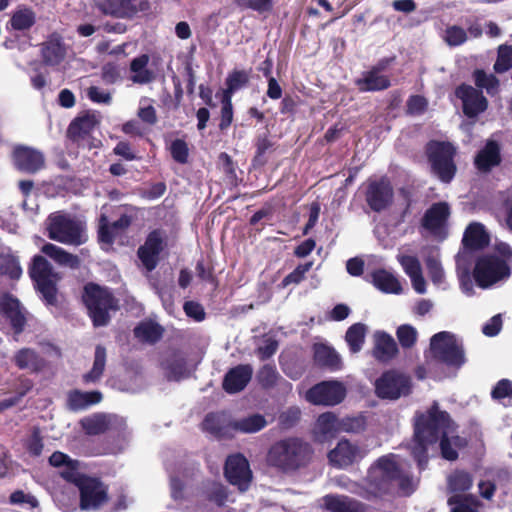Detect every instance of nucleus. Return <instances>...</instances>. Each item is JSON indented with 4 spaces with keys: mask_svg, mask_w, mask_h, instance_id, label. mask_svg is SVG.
<instances>
[{
    "mask_svg": "<svg viewBox=\"0 0 512 512\" xmlns=\"http://www.w3.org/2000/svg\"><path fill=\"white\" fill-rule=\"evenodd\" d=\"M237 4L242 8H249L262 14L272 9L273 0H237Z\"/></svg>",
    "mask_w": 512,
    "mask_h": 512,
    "instance_id": "e2e57ef3",
    "label": "nucleus"
},
{
    "mask_svg": "<svg viewBox=\"0 0 512 512\" xmlns=\"http://www.w3.org/2000/svg\"><path fill=\"white\" fill-rule=\"evenodd\" d=\"M455 95L461 100L463 112L469 118L476 117L487 109V99L480 90L471 85H460L457 87Z\"/></svg>",
    "mask_w": 512,
    "mask_h": 512,
    "instance_id": "2eb2a0df",
    "label": "nucleus"
},
{
    "mask_svg": "<svg viewBox=\"0 0 512 512\" xmlns=\"http://www.w3.org/2000/svg\"><path fill=\"white\" fill-rule=\"evenodd\" d=\"M501 161L500 147L497 142L489 140L475 157V166L478 170L487 172L499 165Z\"/></svg>",
    "mask_w": 512,
    "mask_h": 512,
    "instance_id": "c85d7f7f",
    "label": "nucleus"
},
{
    "mask_svg": "<svg viewBox=\"0 0 512 512\" xmlns=\"http://www.w3.org/2000/svg\"><path fill=\"white\" fill-rule=\"evenodd\" d=\"M257 378L263 387H272L277 381L278 372L275 366L267 364L260 369Z\"/></svg>",
    "mask_w": 512,
    "mask_h": 512,
    "instance_id": "052dcab7",
    "label": "nucleus"
},
{
    "mask_svg": "<svg viewBox=\"0 0 512 512\" xmlns=\"http://www.w3.org/2000/svg\"><path fill=\"white\" fill-rule=\"evenodd\" d=\"M162 249V237L158 231L151 232L145 243L139 247L138 257L148 272L156 268Z\"/></svg>",
    "mask_w": 512,
    "mask_h": 512,
    "instance_id": "4be33fe9",
    "label": "nucleus"
},
{
    "mask_svg": "<svg viewBox=\"0 0 512 512\" xmlns=\"http://www.w3.org/2000/svg\"><path fill=\"white\" fill-rule=\"evenodd\" d=\"M267 421L263 415L252 414L247 417L233 420V432H241L246 434L256 433L265 428Z\"/></svg>",
    "mask_w": 512,
    "mask_h": 512,
    "instance_id": "ea45409f",
    "label": "nucleus"
},
{
    "mask_svg": "<svg viewBox=\"0 0 512 512\" xmlns=\"http://www.w3.org/2000/svg\"><path fill=\"white\" fill-rule=\"evenodd\" d=\"M366 335V326L362 323H355L346 332L345 340L350 351L357 353L362 349Z\"/></svg>",
    "mask_w": 512,
    "mask_h": 512,
    "instance_id": "37998d69",
    "label": "nucleus"
},
{
    "mask_svg": "<svg viewBox=\"0 0 512 512\" xmlns=\"http://www.w3.org/2000/svg\"><path fill=\"white\" fill-rule=\"evenodd\" d=\"M320 505L331 512H362V504L347 496L326 495Z\"/></svg>",
    "mask_w": 512,
    "mask_h": 512,
    "instance_id": "7c9ffc66",
    "label": "nucleus"
},
{
    "mask_svg": "<svg viewBox=\"0 0 512 512\" xmlns=\"http://www.w3.org/2000/svg\"><path fill=\"white\" fill-rule=\"evenodd\" d=\"M450 215L446 202L434 203L424 214L422 225L434 235H440Z\"/></svg>",
    "mask_w": 512,
    "mask_h": 512,
    "instance_id": "5701e85b",
    "label": "nucleus"
},
{
    "mask_svg": "<svg viewBox=\"0 0 512 512\" xmlns=\"http://www.w3.org/2000/svg\"><path fill=\"white\" fill-rule=\"evenodd\" d=\"M232 424L233 420L225 412L210 413L202 423L206 432L218 438L230 436L233 432Z\"/></svg>",
    "mask_w": 512,
    "mask_h": 512,
    "instance_id": "a878e982",
    "label": "nucleus"
},
{
    "mask_svg": "<svg viewBox=\"0 0 512 512\" xmlns=\"http://www.w3.org/2000/svg\"><path fill=\"white\" fill-rule=\"evenodd\" d=\"M427 153L431 162L433 172L443 182H450L456 172V166L453 161L455 154L454 147L449 143L430 142Z\"/></svg>",
    "mask_w": 512,
    "mask_h": 512,
    "instance_id": "9b49d317",
    "label": "nucleus"
},
{
    "mask_svg": "<svg viewBox=\"0 0 512 512\" xmlns=\"http://www.w3.org/2000/svg\"><path fill=\"white\" fill-rule=\"evenodd\" d=\"M448 503L454 505L451 512H478V501L474 497L461 498L455 495L449 498Z\"/></svg>",
    "mask_w": 512,
    "mask_h": 512,
    "instance_id": "4d7b16f0",
    "label": "nucleus"
},
{
    "mask_svg": "<svg viewBox=\"0 0 512 512\" xmlns=\"http://www.w3.org/2000/svg\"><path fill=\"white\" fill-rule=\"evenodd\" d=\"M430 351L433 357L448 366L459 368L465 362L462 344L455 335L442 331L432 336Z\"/></svg>",
    "mask_w": 512,
    "mask_h": 512,
    "instance_id": "6e6552de",
    "label": "nucleus"
},
{
    "mask_svg": "<svg viewBox=\"0 0 512 512\" xmlns=\"http://www.w3.org/2000/svg\"><path fill=\"white\" fill-rule=\"evenodd\" d=\"M0 275H7L17 280L22 275V268L16 257L7 253H0Z\"/></svg>",
    "mask_w": 512,
    "mask_h": 512,
    "instance_id": "de8ad7c7",
    "label": "nucleus"
},
{
    "mask_svg": "<svg viewBox=\"0 0 512 512\" xmlns=\"http://www.w3.org/2000/svg\"><path fill=\"white\" fill-rule=\"evenodd\" d=\"M253 368L249 364H240L230 369L223 380V388L227 393L234 394L242 391L250 382Z\"/></svg>",
    "mask_w": 512,
    "mask_h": 512,
    "instance_id": "b1692460",
    "label": "nucleus"
},
{
    "mask_svg": "<svg viewBox=\"0 0 512 512\" xmlns=\"http://www.w3.org/2000/svg\"><path fill=\"white\" fill-rule=\"evenodd\" d=\"M13 361L19 369L29 370L31 372H38L45 365L44 359L31 348L18 350L13 356Z\"/></svg>",
    "mask_w": 512,
    "mask_h": 512,
    "instance_id": "72a5a7b5",
    "label": "nucleus"
},
{
    "mask_svg": "<svg viewBox=\"0 0 512 512\" xmlns=\"http://www.w3.org/2000/svg\"><path fill=\"white\" fill-rule=\"evenodd\" d=\"M48 237L65 245L79 246L86 242L84 224L63 212H54L46 220Z\"/></svg>",
    "mask_w": 512,
    "mask_h": 512,
    "instance_id": "39448f33",
    "label": "nucleus"
},
{
    "mask_svg": "<svg viewBox=\"0 0 512 512\" xmlns=\"http://www.w3.org/2000/svg\"><path fill=\"white\" fill-rule=\"evenodd\" d=\"M118 233L119 232L117 230L112 229V225L108 223L107 218L105 216H101L99 226L100 241L106 244H111Z\"/></svg>",
    "mask_w": 512,
    "mask_h": 512,
    "instance_id": "774afa93",
    "label": "nucleus"
},
{
    "mask_svg": "<svg viewBox=\"0 0 512 512\" xmlns=\"http://www.w3.org/2000/svg\"><path fill=\"white\" fill-rule=\"evenodd\" d=\"M512 248L505 242L495 245L494 253L480 256L475 264L474 278L483 289L506 281L511 276Z\"/></svg>",
    "mask_w": 512,
    "mask_h": 512,
    "instance_id": "7ed1b4c3",
    "label": "nucleus"
},
{
    "mask_svg": "<svg viewBox=\"0 0 512 512\" xmlns=\"http://www.w3.org/2000/svg\"><path fill=\"white\" fill-rule=\"evenodd\" d=\"M80 424L87 434L98 435L115 429L117 425L123 424V421L115 415L94 414L83 418Z\"/></svg>",
    "mask_w": 512,
    "mask_h": 512,
    "instance_id": "393cba45",
    "label": "nucleus"
},
{
    "mask_svg": "<svg viewBox=\"0 0 512 512\" xmlns=\"http://www.w3.org/2000/svg\"><path fill=\"white\" fill-rule=\"evenodd\" d=\"M346 396L345 386L338 381H324L310 388L306 399L315 405L334 406Z\"/></svg>",
    "mask_w": 512,
    "mask_h": 512,
    "instance_id": "f8f14e48",
    "label": "nucleus"
},
{
    "mask_svg": "<svg viewBox=\"0 0 512 512\" xmlns=\"http://www.w3.org/2000/svg\"><path fill=\"white\" fill-rule=\"evenodd\" d=\"M64 480L79 489L82 510H96L107 501V489L96 478L87 477L80 471L70 469L64 472Z\"/></svg>",
    "mask_w": 512,
    "mask_h": 512,
    "instance_id": "0eeeda50",
    "label": "nucleus"
},
{
    "mask_svg": "<svg viewBox=\"0 0 512 512\" xmlns=\"http://www.w3.org/2000/svg\"><path fill=\"white\" fill-rule=\"evenodd\" d=\"M417 330L411 325H401L397 329V337L402 347L410 348L417 340Z\"/></svg>",
    "mask_w": 512,
    "mask_h": 512,
    "instance_id": "bf43d9fd",
    "label": "nucleus"
},
{
    "mask_svg": "<svg viewBox=\"0 0 512 512\" xmlns=\"http://www.w3.org/2000/svg\"><path fill=\"white\" fill-rule=\"evenodd\" d=\"M426 266L432 282L437 286L444 287L445 274L439 261L437 251H433V253L426 258Z\"/></svg>",
    "mask_w": 512,
    "mask_h": 512,
    "instance_id": "09e8293b",
    "label": "nucleus"
},
{
    "mask_svg": "<svg viewBox=\"0 0 512 512\" xmlns=\"http://www.w3.org/2000/svg\"><path fill=\"white\" fill-rule=\"evenodd\" d=\"M374 388L378 398L395 401L411 393L412 383L409 376L389 370L376 379Z\"/></svg>",
    "mask_w": 512,
    "mask_h": 512,
    "instance_id": "9d476101",
    "label": "nucleus"
},
{
    "mask_svg": "<svg viewBox=\"0 0 512 512\" xmlns=\"http://www.w3.org/2000/svg\"><path fill=\"white\" fill-rule=\"evenodd\" d=\"M397 259L404 272L409 276L414 290L419 294H424L426 292V281L422 275L419 260L410 255H398Z\"/></svg>",
    "mask_w": 512,
    "mask_h": 512,
    "instance_id": "bb28decb",
    "label": "nucleus"
},
{
    "mask_svg": "<svg viewBox=\"0 0 512 512\" xmlns=\"http://www.w3.org/2000/svg\"><path fill=\"white\" fill-rule=\"evenodd\" d=\"M489 242V236L484 226L480 223H471L465 230L463 243L465 247L471 249H480Z\"/></svg>",
    "mask_w": 512,
    "mask_h": 512,
    "instance_id": "58836bf2",
    "label": "nucleus"
},
{
    "mask_svg": "<svg viewBox=\"0 0 512 512\" xmlns=\"http://www.w3.org/2000/svg\"><path fill=\"white\" fill-rule=\"evenodd\" d=\"M134 334L142 342L155 343L162 337L163 329L153 321H144L135 327Z\"/></svg>",
    "mask_w": 512,
    "mask_h": 512,
    "instance_id": "a19ab883",
    "label": "nucleus"
},
{
    "mask_svg": "<svg viewBox=\"0 0 512 512\" xmlns=\"http://www.w3.org/2000/svg\"><path fill=\"white\" fill-rule=\"evenodd\" d=\"M467 39L466 31L458 26H451L446 29L445 40L450 46L463 44Z\"/></svg>",
    "mask_w": 512,
    "mask_h": 512,
    "instance_id": "0e129e2a",
    "label": "nucleus"
},
{
    "mask_svg": "<svg viewBox=\"0 0 512 512\" xmlns=\"http://www.w3.org/2000/svg\"><path fill=\"white\" fill-rule=\"evenodd\" d=\"M0 315L11 325L16 335L24 330L26 324L25 310L19 300L11 294L0 295Z\"/></svg>",
    "mask_w": 512,
    "mask_h": 512,
    "instance_id": "dca6fc26",
    "label": "nucleus"
},
{
    "mask_svg": "<svg viewBox=\"0 0 512 512\" xmlns=\"http://www.w3.org/2000/svg\"><path fill=\"white\" fill-rule=\"evenodd\" d=\"M172 158L181 164H184L188 160V147L185 141L176 139L172 142L170 147Z\"/></svg>",
    "mask_w": 512,
    "mask_h": 512,
    "instance_id": "69168bd1",
    "label": "nucleus"
},
{
    "mask_svg": "<svg viewBox=\"0 0 512 512\" xmlns=\"http://www.w3.org/2000/svg\"><path fill=\"white\" fill-rule=\"evenodd\" d=\"M389 60H382L370 70L363 73L356 81L361 91H380L390 86V80L383 72L388 66Z\"/></svg>",
    "mask_w": 512,
    "mask_h": 512,
    "instance_id": "a211bd4d",
    "label": "nucleus"
},
{
    "mask_svg": "<svg viewBox=\"0 0 512 512\" xmlns=\"http://www.w3.org/2000/svg\"><path fill=\"white\" fill-rule=\"evenodd\" d=\"M474 82L480 89H485L489 95H496L499 91V80L493 74H487L483 70H475L473 73Z\"/></svg>",
    "mask_w": 512,
    "mask_h": 512,
    "instance_id": "c03bdc74",
    "label": "nucleus"
},
{
    "mask_svg": "<svg viewBox=\"0 0 512 512\" xmlns=\"http://www.w3.org/2000/svg\"><path fill=\"white\" fill-rule=\"evenodd\" d=\"M339 432V419L332 412L321 414L315 425L314 433L318 441L324 442Z\"/></svg>",
    "mask_w": 512,
    "mask_h": 512,
    "instance_id": "473e14b6",
    "label": "nucleus"
},
{
    "mask_svg": "<svg viewBox=\"0 0 512 512\" xmlns=\"http://www.w3.org/2000/svg\"><path fill=\"white\" fill-rule=\"evenodd\" d=\"M249 82V73L245 70H234L226 78V90L223 95H228L232 97V95L244 88Z\"/></svg>",
    "mask_w": 512,
    "mask_h": 512,
    "instance_id": "49530a36",
    "label": "nucleus"
},
{
    "mask_svg": "<svg viewBox=\"0 0 512 512\" xmlns=\"http://www.w3.org/2000/svg\"><path fill=\"white\" fill-rule=\"evenodd\" d=\"M312 455L309 444L298 438H287L274 443L267 453L268 465L283 472L305 466Z\"/></svg>",
    "mask_w": 512,
    "mask_h": 512,
    "instance_id": "20e7f679",
    "label": "nucleus"
},
{
    "mask_svg": "<svg viewBox=\"0 0 512 512\" xmlns=\"http://www.w3.org/2000/svg\"><path fill=\"white\" fill-rule=\"evenodd\" d=\"M397 351V344L390 335L384 332L375 333L373 354L376 359L382 362H387L396 355Z\"/></svg>",
    "mask_w": 512,
    "mask_h": 512,
    "instance_id": "f704fd0d",
    "label": "nucleus"
},
{
    "mask_svg": "<svg viewBox=\"0 0 512 512\" xmlns=\"http://www.w3.org/2000/svg\"><path fill=\"white\" fill-rule=\"evenodd\" d=\"M166 375L171 380H179L188 374L184 357L176 352L169 353L162 362Z\"/></svg>",
    "mask_w": 512,
    "mask_h": 512,
    "instance_id": "c9c22d12",
    "label": "nucleus"
},
{
    "mask_svg": "<svg viewBox=\"0 0 512 512\" xmlns=\"http://www.w3.org/2000/svg\"><path fill=\"white\" fill-rule=\"evenodd\" d=\"M83 300L94 326L107 325L110 319L109 312L118 309L117 300L110 290L93 283L85 286Z\"/></svg>",
    "mask_w": 512,
    "mask_h": 512,
    "instance_id": "423d86ee",
    "label": "nucleus"
},
{
    "mask_svg": "<svg viewBox=\"0 0 512 512\" xmlns=\"http://www.w3.org/2000/svg\"><path fill=\"white\" fill-rule=\"evenodd\" d=\"M98 121L94 115H83L73 120L68 128V137L79 146H90V138Z\"/></svg>",
    "mask_w": 512,
    "mask_h": 512,
    "instance_id": "aec40b11",
    "label": "nucleus"
},
{
    "mask_svg": "<svg viewBox=\"0 0 512 512\" xmlns=\"http://www.w3.org/2000/svg\"><path fill=\"white\" fill-rule=\"evenodd\" d=\"M473 480L469 473L456 471L448 477V485L452 491H466L472 486Z\"/></svg>",
    "mask_w": 512,
    "mask_h": 512,
    "instance_id": "864d4df0",
    "label": "nucleus"
},
{
    "mask_svg": "<svg viewBox=\"0 0 512 512\" xmlns=\"http://www.w3.org/2000/svg\"><path fill=\"white\" fill-rule=\"evenodd\" d=\"M29 273L45 302L49 305L54 304L59 276L54 272L52 265L43 256L37 255L33 258Z\"/></svg>",
    "mask_w": 512,
    "mask_h": 512,
    "instance_id": "1a4fd4ad",
    "label": "nucleus"
},
{
    "mask_svg": "<svg viewBox=\"0 0 512 512\" xmlns=\"http://www.w3.org/2000/svg\"><path fill=\"white\" fill-rule=\"evenodd\" d=\"M230 96L223 95L222 108H221V122L219 124L221 129H226L230 126L233 119V107Z\"/></svg>",
    "mask_w": 512,
    "mask_h": 512,
    "instance_id": "338daca9",
    "label": "nucleus"
},
{
    "mask_svg": "<svg viewBox=\"0 0 512 512\" xmlns=\"http://www.w3.org/2000/svg\"><path fill=\"white\" fill-rule=\"evenodd\" d=\"M225 476L240 491H246L252 480V472L247 459L241 454L229 456L225 464Z\"/></svg>",
    "mask_w": 512,
    "mask_h": 512,
    "instance_id": "4468645a",
    "label": "nucleus"
},
{
    "mask_svg": "<svg viewBox=\"0 0 512 512\" xmlns=\"http://www.w3.org/2000/svg\"><path fill=\"white\" fill-rule=\"evenodd\" d=\"M364 456L365 451L346 439L340 440L336 447L328 454L330 463L338 468H346L358 462Z\"/></svg>",
    "mask_w": 512,
    "mask_h": 512,
    "instance_id": "f3484780",
    "label": "nucleus"
},
{
    "mask_svg": "<svg viewBox=\"0 0 512 512\" xmlns=\"http://www.w3.org/2000/svg\"><path fill=\"white\" fill-rule=\"evenodd\" d=\"M417 482L409 476L403 461L394 454L377 460L369 469L365 485L357 483L348 487L349 491L363 498L371 499L398 492L408 496L415 490Z\"/></svg>",
    "mask_w": 512,
    "mask_h": 512,
    "instance_id": "f03ea898",
    "label": "nucleus"
},
{
    "mask_svg": "<svg viewBox=\"0 0 512 512\" xmlns=\"http://www.w3.org/2000/svg\"><path fill=\"white\" fill-rule=\"evenodd\" d=\"M14 164L20 171L35 173L44 166L43 154L33 148L19 146L13 152Z\"/></svg>",
    "mask_w": 512,
    "mask_h": 512,
    "instance_id": "412c9836",
    "label": "nucleus"
},
{
    "mask_svg": "<svg viewBox=\"0 0 512 512\" xmlns=\"http://www.w3.org/2000/svg\"><path fill=\"white\" fill-rule=\"evenodd\" d=\"M35 13L30 8H20L16 10L10 20L11 26L15 30H26L35 23Z\"/></svg>",
    "mask_w": 512,
    "mask_h": 512,
    "instance_id": "a18cd8bd",
    "label": "nucleus"
},
{
    "mask_svg": "<svg viewBox=\"0 0 512 512\" xmlns=\"http://www.w3.org/2000/svg\"><path fill=\"white\" fill-rule=\"evenodd\" d=\"M42 55L47 64L56 65L64 58L65 49L60 42L51 40L44 44Z\"/></svg>",
    "mask_w": 512,
    "mask_h": 512,
    "instance_id": "8fccbe9b",
    "label": "nucleus"
},
{
    "mask_svg": "<svg viewBox=\"0 0 512 512\" xmlns=\"http://www.w3.org/2000/svg\"><path fill=\"white\" fill-rule=\"evenodd\" d=\"M206 496L218 506L224 505L228 501L226 488L219 483H210L205 490Z\"/></svg>",
    "mask_w": 512,
    "mask_h": 512,
    "instance_id": "13d9d810",
    "label": "nucleus"
},
{
    "mask_svg": "<svg viewBox=\"0 0 512 512\" xmlns=\"http://www.w3.org/2000/svg\"><path fill=\"white\" fill-rule=\"evenodd\" d=\"M102 400V394L99 391L83 392L72 390L67 394L66 406L69 410L77 412L85 410Z\"/></svg>",
    "mask_w": 512,
    "mask_h": 512,
    "instance_id": "c756f323",
    "label": "nucleus"
},
{
    "mask_svg": "<svg viewBox=\"0 0 512 512\" xmlns=\"http://www.w3.org/2000/svg\"><path fill=\"white\" fill-rule=\"evenodd\" d=\"M149 63V56L143 54L134 58L130 64V71L132 72L131 80L136 84H148L155 79L153 71L147 68Z\"/></svg>",
    "mask_w": 512,
    "mask_h": 512,
    "instance_id": "4c0bfd02",
    "label": "nucleus"
},
{
    "mask_svg": "<svg viewBox=\"0 0 512 512\" xmlns=\"http://www.w3.org/2000/svg\"><path fill=\"white\" fill-rule=\"evenodd\" d=\"M152 102L153 101L147 97L141 98L137 111V116L139 119L149 125H154L157 122V113Z\"/></svg>",
    "mask_w": 512,
    "mask_h": 512,
    "instance_id": "603ef678",
    "label": "nucleus"
},
{
    "mask_svg": "<svg viewBox=\"0 0 512 512\" xmlns=\"http://www.w3.org/2000/svg\"><path fill=\"white\" fill-rule=\"evenodd\" d=\"M440 439L443 458L455 460L457 448L465 444L464 439L456 435V428L448 413L440 411L437 403L427 411L415 416L412 455L422 470L427 464V446Z\"/></svg>",
    "mask_w": 512,
    "mask_h": 512,
    "instance_id": "f257e3e1",
    "label": "nucleus"
},
{
    "mask_svg": "<svg viewBox=\"0 0 512 512\" xmlns=\"http://www.w3.org/2000/svg\"><path fill=\"white\" fill-rule=\"evenodd\" d=\"M510 68H512V46L500 45L497 60L494 64V70L497 73H503Z\"/></svg>",
    "mask_w": 512,
    "mask_h": 512,
    "instance_id": "6e6d98bb",
    "label": "nucleus"
},
{
    "mask_svg": "<svg viewBox=\"0 0 512 512\" xmlns=\"http://www.w3.org/2000/svg\"><path fill=\"white\" fill-rule=\"evenodd\" d=\"M94 6L104 15L128 19L138 12L137 0H92Z\"/></svg>",
    "mask_w": 512,
    "mask_h": 512,
    "instance_id": "6ab92c4d",
    "label": "nucleus"
},
{
    "mask_svg": "<svg viewBox=\"0 0 512 512\" xmlns=\"http://www.w3.org/2000/svg\"><path fill=\"white\" fill-rule=\"evenodd\" d=\"M313 262H306L304 264L298 265L291 273H289L283 279V285L287 286L289 284H298L303 279L305 274L312 268Z\"/></svg>",
    "mask_w": 512,
    "mask_h": 512,
    "instance_id": "680f3d73",
    "label": "nucleus"
},
{
    "mask_svg": "<svg viewBox=\"0 0 512 512\" xmlns=\"http://www.w3.org/2000/svg\"><path fill=\"white\" fill-rule=\"evenodd\" d=\"M393 195L392 185L386 177L368 180L365 200L373 211L386 209L392 203Z\"/></svg>",
    "mask_w": 512,
    "mask_h": 512,
    "instance_id": "ddd939ff",
    "label": "nucleus"
},
{
    "mask_svg": "<svg viewBox=\"0 0 512 512\" xmlns=\"http://www.w3.org/2000/svg\"><path fill=\"white\" fill-rule=\"evenodd\" d=\"M106 365V349L98 345L95 349L94 362L92 369L83 375L85 383H95L100 380Z\"/></svg>",
    "mask_w": 512,
    "mask_h": 512,
    "instance_id": "79ce46f5",
    "label": "nucleus"
},
{
    "mask_svg": "<svg viewBox=\"0 0 512 512\" xmlns=\"http://www.w3.org/2000/svg\"><path fill=\"white\" fill-rule=\"evenodd\" d=\"M465 259V253L459 254L457 256V267H458V277L460 281V287L468 296L473 295L474 289H473V282L470 277L469 269L467 267L462 269V263Z\"/></svg>",
    "mask_w": 512,
    "mask_h": 512,
    "instance_id": "5fc2aeb1",
    "label": "nucleus"
},
{
    "mask_svg": "<svg viewBox=\"0 0 512 512\" xmlns=\"http://www.w3.org/2000/svg\"><path fill=\"white\" fill-rule=\"evenodd\" d=\"M314 361L315 363L330 371H337L342 368V361L339 354L330 346L325 344H315Z\"/></svg>",
    "mask_w": 512,
    "mask_h": 512,
    "instance_id": "2f4dec72",
    "label": "nucleus"
},
{
    "mask_svg": "<svg viewBox=\"0 0 512 512\" xmlns=\"http://www.w3.org/2000/svg\"><path fill=\"white\" fill-rule=\"evenodd\" d=\"M371 283L386 294H401L402 286L398 278L386 269H376L370 273Z\"/></svg>",
    "mask_w": 512,
    "mask_h": 512,
    "instance_id": "cd10ccee",
    "label": "nucleus"
},
{
    "mask_svg": "<svg viewBox=\"0 0 512 512\" xmlns=\"http://www.w3.org/2000/svg\"><path fill=\"white\" fill-rule=\"evenodd\" d=\"M50 465L54 467L62 468L60 471V476L64 479V472L73 469L74 471H79L80 463L77 460H72L68 455L56 451L49 458Z\"/></svg>",
    "mask_w": 512,
    "mask_h": 512,
    "instance_id": "3c124183",
    "label": "nucleus"
},
{
    "mask_svg": "<svg viewBox=\"0 0 512 512\" xmlns=\"http://www.w3.org/2000/svg\"><path fill=\"white\" fill-rule=\"evenodd\" d=\"M41 251L59 265L77 268L80 264V260L76 255L67 252L55 244L46 243L42 246Z\"/></svg>",
    "mask_w": 512,
    "mask_h": 512,
    "instance_id": "e433bc0d",
    "label": "nucleus"
}]
</instances>
